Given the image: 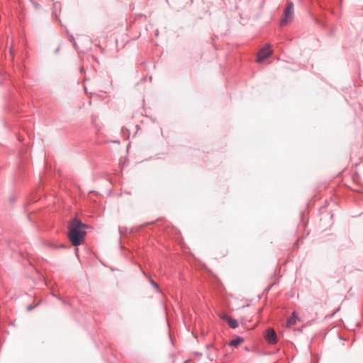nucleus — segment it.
<instances>
[{
  "label": "nucleus",
  "instance_id": "1",
  "mask_svg": "<svg viewBox=\"0 0 363 363\" xmlns=\"http://www.w3.org/2000/svg\"><path fill=\"white\" fill-rule=\"evenodd\" d=\"M86 225L77 218H74L69 224L68 238L74 246H78L83 242L86 235Z\"/></svg>",
  "mask_w": 363,
  "mask_h": 363
},
{
  "label": "nucleus",
  "instance_id": "2",
  "mask_svg": "<svg viewBox=\"0 0 363 363\" xmlns=\"http://www.w3.org/2000/svg\"><path fill=\"white\" fill-rule=\"evenodd\" d=\"M294 16V4L292 2L288 4L284 12V17L281 21V26L286 25L288 22L293 19Z\"/></svg>",
  "mask_w": 363,
  "mask_h": 363
},
{
  "label": "nucleus",
  "instance_id": "3",
  "mask_svg": "<svg viewBox=\"0 0 363 363\" xmlns=\"http://www.w3.org/2000/svg\"><path fill=\"white\" fill-rule=\"evenodd\" d=\"M272 54V50L270 49L269 45H266L257 53V62L259 63L262 62L264 60L269 57Z\"/></svg>",
  "mask_w": 363,
  "mask_h": 363
},
{
  "label": "nucleus",
  "instance_id": "4",
  "mask_svg": "<svg viewBox=\"0 0 363 363\" xmlns=\"http://www.w3.org/2000/svg\"><path fill=\"white\" fill-rule=\"evenodd\" d=\"M264 337L266 341L271 345H274L277 342V333L272 328L267 329L264 333Z\"/></svg>",
  "mask_w": 363,
  "mask_h": 363
},
{
  "label": "nucleus",
  "instance_id": "5",
  "mask_svg": "<svg viewBox=\"0 0 363 363\" xmlns=\"http://www.w3.org/2000/svg\"><path fill=\"white\" fill-rule=\"evenodd\" d=\"M297 320H298V318L296 316V313L294 312L292 314L291 318H290L287 322H286V326L291 327L294 325H295L297 322Z\"/></svg>",
  "mask_w": 363,
  "mask_h": 363
},
{
  "label": "nucleus",
  "instance_id": "6",
  "mask_svg": "<svg viewBox=\"0 0 363 363\" xmlns=\"http://www.w3.org/2000/svg\"><path fill=\"white\" fill-rule=\"evenodd\" d=\"M242 342H243V339L242 337H238L235 340H232L230 342V345L233 346V347H238Z\"/></svg>",
  "mask_w": 363,
  "mask_h": 363
},
{
  "label": "nucleus",
  "instance_id": "7",
  "mask_svg": "<svg viewBox=\"0 0 363 363\" xmlns=\"http://www.w3.org/2000/svg\"><path fill=\"white\" fill-rule=\"evenodd\" d=\"M228 323L229 326L232 328H236L238 325L237 320L232 318H230V319H228Z\"/></svg>",
  "mask_w": 363,
  "mask_h": 363
},
{
  "label": "nucleus",
  "instance_id": "8",
  "mask_svg": "<svg viewBox=\"0 0 363 363\" xmlns=\"http://www.w3.org/2000/svg\"><path fill=\"white\" fill-rule=\"evenodd\" d=\"M219 316H220V318L221 319H223V320H225V321H227V322L228 321V319H230V316H228V315H226L225 313H220V314L219 315Z\"/></svg>",
  "mask_w": 363,
  "mask_h": 363
},
{
  "label": "nucleus",
  "instance_id": "9",
  "mask_svg": "<svg viewBox=\"0 0 363 363\" xmlns=\"http://www.w3.org/2000/svg\"><path fill=\"white\" fill-rule=\"evenodd\" d=\"M153 286L157 287V285L155 283L153 282Z\"/></svg>",
  "mask_w": 363,
  "mask_h": 363
}]
</instances>
